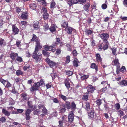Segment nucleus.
Returning a JSON list of instances; mask_svg holds the SVG:
<instances>
[{"label":"nucleus","mask_w":127,"mask_h":127,"mask_svg":"<svg viewBox=\"0 0 127 127\" xmlns=\"http://www.w3.org/2000/svg\"><path fill=\"white\" fill-rule=\"evenodd\" d=\"M21 24L22 25L25 26L27 25L28 22L26 21H21Z\"/></svg>","instance_id":"nucleus-63"},{"label":"nucleus","mask_w":127,"mask_h":127,"mask_svg":"<svg viewBox=\"0 0 127 127\" xmlns=\"http://www.w3.org/2000/svg\"><path fill=\"white\" fill-rule=\"evenodd\" d=\"M112 64L113 66H116V69L119 67L120 65V64L119 62V60L118 59H115L113 60Z\"/></svg>","instance_id":"nucleus-13"},{"label":"nucleus","mask_w":127,"mask_h":127,"mask_svg":"<svg viewBox=\"0 0 127 127\" xmlns=\"http://www.w3.org/2000/svg\"><path fill=\"white\" fill-rule=\"evenodd\" d=\"M60 113H62L65 112L66 111V109L65 108H60L59 109Z\"/></svg>","instance_id":"nucleus-49"},{"label":"nucleus","mask_w":127,"mask_h":127,"mask_svg":"<svg viewBox=\"0 0 127 127\" xmlns=\"http://www.w3.org/2000/svg\"><path fill=\"white\" fill-rule=\"evenodd\" d=\"M45 61L50 67L52 68L56 67V65H57V63L53 61H51L49 58H47L45 59Z\"/></svg>","instance_id":"nucleus-5"},{"label":"nucleus","mask_w":127,"mask_h":127,"mask_svg":"<svg viewBox=\"0 0 127 127\" xmlns=\"http://www.w3.org/2000/svg\"><path fill=\"white\" fill-rule=\"evenodd\" d=\"M118 84L122 87L126 86L127 85V80L125 79L119 81Z\"/></svg>","instance_id":"nucleus-19"},{"label":"nucleus","mask_w":127,"mask_h":127,"mask_svg":"<svg viewBox=\"0 0 127 127\" xmlns=\"http://www.w3.org/2000/svg\"><path fill=\"white\" fill-rule=\"evenodd\" d=\"M95 102L97 105L98 106H100L102 103V100L98 98L97 99Z\"/></svg>","instance_id":"nucleus-36"},{"label":"nucleus","mask_w":127,"mask_h":127,"mask_svg":"<svg viewBox=\"0 0 127 127\" xmlns=\"http://www.w3.org/2000/svg\"><path fill=\"white\" fill-rule=\"evenodd\" d=\"M59 96L65 102V104H63V107L69 110L71 109L72 111H75L77 108L76 106L74 101L71 102V103L70 102L67 101V100L68 98L66 96L61 94Z\"/></svg>","instance_id":"nucleus-1"},{"label":"nucleus","mask_w":127,"mask_h":127,"mask_svg":"<svg viewBox=\"0 0 127 127\" xmlns=\"http://www.w3.org/2000/svg\"><path fill=\"white\" fill-rule=\"evenodd\" d=\"M16 74L17 76H23L24 75V73L21 70H18L16 71Z\"/></svg>","instance_id":"nucleus-34"},{"label":"nucleus","mask_w":127,"mask_h":127,"mask_svg":"<svg viewBox=\"0 0 127 127\" xmlns=\"http://www.w3.org/2000/svg\"><path fill=\"white\" fill-rule=\"evenodd\" d=\"M90 67L92 69H94L95 71V73H97V71H98V65H96L95 63H93L91 64L90 65Z\"/></svg>","instance_id":"nucleus-17"},{"label":"nucleus","mask_w":127,"mask_h":127,"mask_svg":"<svg viewBox=\"0 0 127 127\" xmlns=\"http://www.w3.org/2000/svg\"><path fill=\"white\" fill-rule=\"evenodd\" d=\"M39 22L37 21H34L33 26L35 29L37 30L39 28Z\"/></svg>","instance_id":"nucleus-28"},{"label":"nucleus","mask_w":127,"mask_h":127,"mask_svg":"<svg viewBox=\"0 0 127 127\" xmlns=\"http://www.w3.org/2000/svg\"><path fill=\"white\" fill-rule=\"evenodd\" d=\"M73 29L71 27H67L65 29V30L66 31L67 33L69 34H71L72 33V32Z\"/></svg>","instance_id":"nucleus-30"},{"label":"nucleus","mask_w":127,"mask_h":127,"mask_svg":"<svg viewBox=\"0 0 127 127\" xmlns=\"http://www.w3.org/2000/svg\"><path fill=\"white\" fill-rule=\"evenodd\" d=\"M21 8L19 7H16V11L17 13L19 14L21 11Z\"/></svg>","instance_id":"nucleus-55"},{"label":"nucleus","mask_w":127,"mask_h":127,"mask_svg":"<svg viewBox=\"0 0 127 127\" xmlns=\"http://www.w3.org/2000/svg\"><path fill=\"white\" fill-rule=\"evenodd\" d=\"M56 46L55 44H52V45L48 46V45H45L44 48H45L46 50L49 51H51L52 52H54L56 50V49H54Z\"/></svg>","instance_id":"nucleus-6"},{"label":"nucleus","mask_w":127,"mask_h":127,"mask_svg":"<svg viewBox=\"0 0 127 127\" xmlns=\"http://www.w3.org/2000/svg\"><path fill=\"white\" fill-rule=\"evenodd\" d=\"M55 39L56 40L54 42L55 44L56 45L59 44L60 43L61 41L60 38L59 37H56Z\"/></svg>","instance_id":"nucleus-44"},{"label":"nucleus","mask_w":127,"mask_h":127,"mask_svg":"<svg viewBox=\"0 0 127 127\" xmlns=\"http://www.w3.org/2000/svg\"><path fill=\"white\" fill-rule=\"evenodd\" d=\"M41 11L43 13H47L46 8L45 7H42L41 9Z\"/></svg>","instance_id":"nucleus-62"},{"label":"nucleus","mask_w":127,"mask_h":127,"mask_svg":"<svg viewBox=\"0 0 127 127\" xmlns=\"http://www.w3.org/2000/svg\"><path fill=\"white\" fill-rule=\"evenodd\" d=\"M21 41L17 40L16 41V44L17 47H19L21 46Z\"/></svg>","instance_id":"nucleus-60"},{"label":"nucleus","mask_w":127,"mask_h":127,"mask_svg":"<svg viewBox=\"0 0 127 127\" xmlns=\"http://www.w3.org/2000/svg\"><path fill=\"white\" fill-rule=\"evenodd\" d=\"M89 94L87 92L85 93L84 95H82V99L84 101H88L89 100L88 95Z\"/></svg>","instance_id":"nucleus-26"},{"label":"nucleus","mask_w":127,"mask_h":127,"mask_svg":"<svg viewBox=\"0 0 127 127\" xmlns=\"http://www.w3.org/2000/svg\"><path fill=\"white\" fill-rule=\"evenodd\" d=\"M16 60L18 62H21L23 61L22 57H21L17 56Z\"/></svg>","instance_id":"nucleus-52"},{"label":"nucleus","mask_w":127,"mask_h":127,"mask_svg":"<svg viewBox=\"0 0 127 127\" xmlns=\"http://www.w3.org/2000/svg\"><path fill=\"white\" fill-rule=\"evenodd\" d=\"M73 56L74 57H76L78 54L77 51L75 50H74L72 52Z\"/></svg>","instance_id":"nucleus-51"},{"label":"nucleus","mask_w":127,"mask_h":127,"mask_svg":"<svg viewBox=\"0 0 127 127\" xmlns=\"http://www.w3.org/2000/svg\"><path fill=\"white\" fill-rule=\"evenodd\" d=\"M43 29L44 31H46L49 29L48 25L47 24H45L43 26Z\"/></svg>","instance_id":"nucleus-42"},{"label":"nucleus","mask_w":127,"mask_h":127,"mask_svg":"<svg viewBox=\"0 0 127 127\" xmlns=\"http://www.w3.org/2000/svg\"><path fill=\"white\" fill-rule=\"evenodd\" d=\"M44 50H43L42 51V54L45 57L47 58L48 57L50 56V53L48 52V50L45 49V48H44Z\"/></svg>","instance_id":"nucleus-21"},{"label":"nucleus","mask_w":127,"mask_h":127,"mask_svg":"<svg viewBox=\"0 0 127 127\" xmlns=\"http://www.w3.org/2000/svg\"><path fill=\"white\" fill-rule=\"evenodd\" d=\"M93 31H92L90 30L87 29L85 31V33L86 35L89 36L91 35L93 33Z\"/></svg>","instance_id":"nucleus-35"},{"label":"nucleus","mask_w":127,"mask_h":127,"mask_svg":"<svg viewBox=\"0 0 127 127\" xmlns=\"http://www.w3.org/2000/svg\"><path fill=\"white\" fill-rule=\"evenodd\" d=\"M37 6V5L35 3H31L29 4L30 8L32 10H35Z\"/></svg>","instance_id":"nucleus-32"},{"label":"nucleus","mask_w":127,"mask_h":127,"mask_svg":"<svg viewBox=\"0 0 127 127\" xmlns=\"http://www.w3.org/2000/svg\"><path fill=\"white\" fill-rule=\"evenodd\" d=\"M28 13L27 12H23L21 16V18L24 20L28 19Z\"/></svg>","instance_id":"nucleus-24"},{"label":"nucleus","mask_w":127,"mask_h":127,"mask_svg":"<svg viewBox=\"0 0 127 127\" xmlns=\"http://www.w3.org/2000/svg\"><path fill=\"white\" fill-rule=\"evenodd\" d=\"M2 113L7 117L9 116L11 114L10 112L4 108H3L2 109Z\"/></svg>","instance_id":"nucleus-31"},{"label":"nucleus","mask_w":127,"mask_h":127,"mask_svg":"<svg viewBox=\"0 0 127 127\" xmlns=\"http://www.w3.org/2000/svg\"><path fill=\"white\" fill-rule=\"evenodd\" d=\"M96 59L97 62L102 63V59L101 57L100 54L98 53L95 54Z\"/></svg>","instance_id":"nucleus-22"},{"label":"nucleus","mask_w":127,"mask_h":127,"mask_svg":"<svg viewBox=\"0 0 127 127\" xmlns=\"http://www.w3.org/2000/svg\"><path fill=\"white\" fill-rule=\"evenodd\" d=\"M89 77V75H84L83 76L81 77V78L82 80H84L88 78Z\"/></svg>","instance_id":"nucleus-48"},{"label":"nucleus","mask_w":127,"mask_h":127,"mask_svg":"<svg viewBox=\"0 0 127 127\" xmlns=\"http://www.w3.org/2000/svg\"><path fill=\"white\" fill-rule=\"evenodd\" d=\"M90 111L88 112V117L90 119H93L94 116V110H90Z\"/></svg>","instance_id":"nucleus-15"},{"label":"nucleus","mask_w":127,"mask_h":127,"mask_svg":"<svg viewBox=\"0 0 127 127\" xmlns=\"http://www.w3.org/2000/svg\"><path fill=\"white\" fill-rule=\"evenodd\" d=\"M75 111H71L70 112L68 116V121L70 123L73 122L74 119V114L73 112Z\"/></svg>","instance_id":"nucleus-7"},{"label":"nucleus","mask_w":127,"mask_h":127,"mask_svg":"<svg viewBox=\"0 0 127 127\" xmlns=\"http://www.w3.org/2000/svg\"><path fill=\"white\" fill-rule=\"evenodd\" d=\"M90 104V101H87L85 102L86 105L84 108L87 111H89L91 110Z\"/></svg>","instance_id":"nucleus-23"},{"label":"nucleus","mask_w":127,"mask_h":127,"mask_svg":"<svg viewBox=\"0 0 127 127\" xmlns=\"http://www.w3.org/2000/svg\"><path fill=\"white\" fill-rule=\"evenodd\" d=\"M69 79L67 78L64 80V84L67 89H68L70 87V83L69 82Z\"/></svg>","instance_id":"nucleus-14"},{"label":"nucleus","mask_w":127,"mask_h":127,"mask_svg":"<svg viewBox=\"0 0 127 127\" xmlns=\"http://www.w3.org/2000/svg\"><path fill=\"white\" fill-rule=\"evenodd\" d=\"M38 83L40 86H42L44 84V80L42 79H41L39 82V83Z\"/></svg>","instance_id":"nucleus-56"},{"label":"nucleus","mask_w":127,"mask_h":127,"mask_svg":"<svg viewBox=\"0 0 127 127\" xmlns=\"http://www.w3.org/2000/svg\"><path fill=\"white\" fill-rule=\"evenodd\" d=\"M42 16L43 19L44 20H46L48 19L49 14L48 13H43Z\"/></svg>","instance_id":"nucleus-38"},{"label":"nucleus","mask_w":127,"mask_h":127,"mask_svg":"<svg viewBox=\"0 0 127 127\" xmlns=\"http://www.w3.org/2000/svg\"><path fill=\"white\" fill-rule=\"evenodd\" d=\"M56 3L53 0H52L50 2V8L51 9L53 10L55 7Z\"/></svg>","instance_id":"nucleus-37"},{"label":"nucleus","mask_w":127,"mask_h":127,"mask_svg":"<svg viewBox=\"0 0 127 127\" xmlns=\"http://www.w3.org/2000/svg\"><path fill=\"white\" fill-rule=\"evenodd\" d=\"M87 92L88 94L90 93H93L94 91L96 90L95 86H93L91 85H88L87 87Z\"/></svg>","instance_id":"nucleus-8"},{"label":"nucleus","mask_w":127,"mask_h":127,"mask_svg":"<svg viewBox=\"0 0 127 127\" xmlns=\"http://www.w3.org/2000/svg\"><path fill=\"white\" fill-rule=\"evenodd\" d=\"M65 74L68 76L72 75L73 74V72L72 71H70V70H65Z\"/></svg>","instance_id":"nucleus-40"},{"label":"nucleus","mask_w":127,"mask_h":127,"mask_svg":"<svg viewBox=\"0 0 127 127\" xmlns=\"http://www.w3.org/2000/svg\"><path fill=\"white\" fill-rule=\"evenodd\" d=\"M12 34L14 35L17 34L19 32V30L15 25H13L12 26Z\"/></svg>","instance_id":"nucleus-11"},{"label":"nucleus","mask_w":127,"mask_h":127,"mask_svg":"<svg viewBox=\"0 0 127 127\" xmlns=\"http://www.w3.org/2000/svg\"><path fill=\"white\" fill-rule=\"evenodd\" d=\"M38 83H39V82L34 83L33 86L31 87L30 88L31 91L33 92L38 90L39 87L40 86Z\"/></svg>","instance_id":"nucleus-9"},{"label":"nucleus","mask_w":127,"mask_h":127,"mask_svg":"<svg viewBox=\"0 0 127 127\" xmlns=\"http://www.w3.org/2000/svg\"><path fill=\"white\" fill-rule=\"evenodd\" d=\"M18 54L17 53H15L12 52L10 54V57L13 61H14L15 58L17 56Z\"/></svg>","instance_id":"nucleus-27"},{"label":"nucleus","mask_w":127,"mask_h":127,"mask_svg":"<svg viewBox=\"0 0 127 127\" xmlns=\"http://www.w3.org/2000/svg\"><path fill=\"white\" fill-rule=\"evenodd\" d=\"M61 25L65 29L68 27V22H65V21H62L61 23Z\"/></svg>","instance_id":"nucleus-29"},{"label":"nucleus","mask_w":127,"mask_h":127,"mask_svg":"<svg viewBox=\"0 0 127 127\" xmlns=\"http://www.w3.org/2000/svg\"><path fill=\"white\" fill-rule=\"evenodd\" d=\"M38 52H33L32 54V57L34 59L37 63H39L42 61V55Z\"/></svg>","instance_id":"nucleus-2"},{"label":"nucleus","mask_w":127,"mask_h":127,"mask_svg":"<svg viewBox=\"0 0 127 127\" xmlns=\"http://www.w3.org/2000/svg\"><path fill=\"white\" fill-rule=\"evenodd\" d=\"M79 2V0H69L67 1V3L70 6H71L73 4L78 3Z\"/></svg>","instance_id":"nucleus-16"},{"label":"nucleus","mask_w":127,"mask_h":127,"mask_svg":"<svg viewBox=\"0 0 127 127\" xmlns=\"http://www.w3.org/2000/svg\"><path fill=\"white\" fill-rule=\"evenodd\" d=\"M6 121V119L5 117H2L0 118V122L2 123H4Z\"/></svg>","instance_id":"nucleus-57"},{"label":"nucleus","mask_w":127,"mask_h":127,"mask_svg":"<svg viewBox=\"0 0 127 127\" xmlns=\"http://www.w3.org/2000/svg\"><path fill=\"white\" fill-rule=\"evenodd\" d=\"M91 4L90 1L89 2H87L83 6V8L84 10L87 12H89V8Z\"/></svg>","instance_id":"nucleus-18"},{"label":"nucleus","mask_w":127,"mask_h":127,"mask_svg":"<svg viewBox=\"0 0 127 127\" xmlns=\"http://www.w3.org/2000/svg\"><path fill=\"white\" fill-rule=\"evenodd\" d=\"M6 83H7L6 85L5 86L6 88H9L12 85L8 81H7Z\"/></svg>","instance_id":"nucleus-50"},{"label":"nucleus","mask_w":127,"mask_h":127,"mask_svg":"<svg viewBox=\"0 0 127 127\" xmlns=\"http://www.w3.org/2000/svg\"><path fill=\"white\" fill-rule=\"evenodd\" d=\"M126 71V68L125 66H122L120 68V66L119 67L116 69V73L117 74H118L121 72L122 73H124Z\"/></svg>","instance_id":"nucleus-10"},{"label":"nucleus","mask_w":127,"mask_h":127,"mask_svg":"<svg viewBox=\"0 0 127 127\" xmlns=\"http://www.w3.org/2000/svg\"><path fill=\"white\" fill-rule=\"evenodd\" d=\"M37 37L35 35L33 34L32 35V37L31 39V42L35 41V40L37 39Z\"/></svg>","instance_id":"nucleus-46"},{"label":"nucleus","mask_w":127,"mask_h":127,"mask_svg":"<svg viewBox=\"0 0 127 127\" xmlns=\"http://www.w3.org/2000/svg\"><path fill=\"white\" fill-rule=\"evenodd\" d=\"M61 52V51L60 49H58L55 52V54L57 55H59L60 54Z\"/></svg>","instance_id":"nucleus-64"},{"label":"nucleus","mask_w":127,"mask_h":127,"mask_svg":"<svg viewBox=\"0 0 127 127\" xmlns=\"http://www.w3.org/2000/svg\"><path fill=\"white\" fill-rule=\"evenodd\" d=\"M40 1L41 2L42 4L44 6H47V3L45 0H41Z\"/></svg>","instance_id":"nucleus-61"},{"label":"nucleus","mask_w":127,"mask_h":127,"mask_svg":"<svg viewBox=\"0 0 127 127\" xmlns=\"http://www.w3.org/2000/svg\"><path fill=\"white\" fill-rule=\"evenodd\" d=\"M118 112V115L120 117L124 115V112L121 110H119Z\"/></svg>","instance_id":"nucleus-54"},{"label":"nucleus","mask_w":127,"mask_h":127,"mask_svg":"<svg viewBox=\"0 0 127 127\" xmlns=\"http://www.w3.org/2000/svg\"><path fill=\"white\" fill-rule=\"evenodd\" d=\"M78 63V61H77L75 60H74L73 62V66L76 67H78L79 66Z\"/></svg>","instance_id":"nucleus-45"},{"label":"nucleus","mask_w":127,"mask_h":127,"mask_svg":"<svg viewBox=\"0 0 127 127\" xmlns=\"http://www.w3.org/2000/svg\"><path fill=\"white\" fill-rule=\"evenodd\" d=\"M66 46L67 48V50L70 51H71L72 48L70 44L67 43L66 44Z\"/></svg>","instance_id":"nucleus-58"},{"label":"nucleus","mask_w":127,"mask_h":127,"mask_svg":"<svg viewBox=\"0 0 127 127\" xmlns=\"http://www.w3.org/2000/svg\"><path fill=\"white\" fill-rule=\"evenodd\" d=\"M70 56L69 55L67 56L66 57V61H65V63L67 64H68L70 61Z\"/></svg>","instance_id":"nucleus-47"},{"label":"nucleus","mask_w":127,"mask_h":127,"mask_svg":"<svg viewBox=\"0 0 127 127\" xmlns=\"http://www.w3.org/2000/svg\"><path fill=\"white\" fill-rule=\"evenodd\" d=\"M99 36L102 40L103 42L105 43H108V39L109 38V34L107 33H103L99 34Z\"/></svg>","instance_id":"nucleus-3"},{"label":"nucleus","mask_w":127,"mask_h":127,"mask_svg":"<svg viewBox=\"0 0 127 127\" xmlns=\"http://www.w3.org/2000/svg\"><path fill=\"white\" fill-rule=\"evenodd\" d=\"M29 107L32 109H33V106L32 104V102L31 101H28L27 102Z\"/></svg>","instance_id":"nucleus-39"},{"label":"nucleus","mask_w":127,"mask_h":127,"mask_svg":"<svg viewBox=\"0 0 127 127\" xmlns=\"http://www.w3.org/2000/svg\"><path fill=\"white\" fill-rule=\"evenodd\" d=\"M28 95L25 92L22 93L21 95V97L22 98L23 100H27L29 99V98H28L27 97Z\"/></svg>","instance_id":"nucleus-25"},{"label":"nucleus","mask_w":127,"mask_h":127,"mask_svg":"<svg viewBox=\"0 0 127 127\" xmlns=\"http://www.w3.org/2000/svg\"><path fill=\"white\" fill-rule=\"evenodd\" d=\"M105 44L103 45V49L104 50H106L108 48V43H105Z\"/></svg>","instance_id":"nucleus-59"},{"label":"nucleus","mask_w":127,"mask_h":127,"mask_svg":"<svg viewBox=\"0 0 127 127\" xmlns=\"http://www.w3.org/2000/svg\"><path fill=\"white\" fill-rule=\"evenodd\" d=\"M36 44L34 51L33 52H36L39 51V50L41 49L42 47V45L40 43V41L39 39L37 38L35 41Z\"/></svg>","instance_id":"nucleus-4"},{"label":"nucleus","mask_w":127,"mask_h":127,"mask_svg":"<svg viewBox=\"0 0 127 127\" xmlns=\"http://www.w3.org/2000/svg\"><path fill=\"white\" fill-rule=\"evenodd\" d=\"M32 111L30 109H27L26 111L25 115H26L25 119L26 120H29L31 118V116L30 115Z\"/></svg>","instance_id":"nucleus-12"},{"label":"nucleus","mask_w":127,"mask_h":127,"mask_svg":"<svg viewBox=\"0 0 127 127\" xmlns=\"http://www.w3.org/2000/svg\"><path fill=\"white\" fill-rule=\"evenodd\" d=\"M115 107L116 110H118L120 108V105L119 103H117L115 105Z\"/></svg>","instance_id":"nucleus-53"},{"label":"nucleus","mask_w":127,"mask_h":127,"mask_svg":"<svg viewBox=\"0 0 127 127\" xmlns=\"http://www.w3.org/2000/svg\"><path fill=\"white\" fill-rule=\"evenodd\" d=\"M30 67V65L28 64H26L23 67V69L24 71H26L27 69H29Z\"/></svg>","instance_id":"nucleus-43"},{"label":"nucleus","mask_w":127,"mask_h":127,"mask_svg":"<svg viewBox=\"0 0 127 127\" xmlns=\"http://www.w3.org/2000/svg\"><path fill=\"white\" fill-rule=\"evenodd\" d=\"M6 45V42L4 39H0V48H3Z\"/></svg>","instance_id":"nucleus-20"},{"label":"nucleus","mask_w":127,"mask_h":127,"mask_svg":"<svg viewBox=\"0 0 127 127\" xmlns=\"http://www.w3.org/2000/svg\"><path fill=\"white\" fill-rule=\"evenodd\" d=\"M50 31L52 33L55 32L56 30V29L55 25L54 24H52L51 25L50 28H49Z\"/></svg>","instance_id":"nucleus-33"},{"label":"nucleus","mask_w":127,"mask_h":127,"mask_svg":"<svg viewBox=\"0 0 127 127\" xmlns=\"http://www.w3.org/2000/svg\"><path fill=\"white\" fill-rule=\"evenodd\" d=\"M104 107L103 108V110L104 111H107L109 110V108L108 106L107 103H105L103 105Z\"/></svg>","instance_id":"nucleus-41"}]
</instances>
